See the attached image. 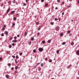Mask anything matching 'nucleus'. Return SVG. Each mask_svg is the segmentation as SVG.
Instances as JSON below:
<instances>
[{
	"label": "nucleus",
	"mask_w": 79,
	"mask_h": 79,
	"mask_svg": "<svg viewBox=\"0 0 79 79\" xmlns=\"http://www.w3.org/2000/svg\"><path fill=\"white\" fill-rule=\"evenodd\" d=\"M39 50L40 52H42L44 50V49L42 48H39Z\"/></svg>",
	"instance_id": "obj_1"
},
{
	"label": "nucleus",
	"mask_w": 79,
	"mask_h": 79,
	"mask_svg": "<svg viewBox=\"0 0 79 79\" xmlns=\"http://www.w3.org/2000/svg\"><path fill=\"white\" fill-rule=\"evenodd\" d=\"M15 10L11 11L10 13V15H12L13 14H14L15 13Z\"/></svg>",
	"instance_id": "obj_2"
},
{
	"label": "nucleus",
	"mask_w": 79,
	"mask_h": 79,
	"mask_svg": "<svg viewBox=\"0 0 79 79\" xmlns=\"http://www.w3.org/2000/svg\"><path fill=\"white\" fill-rule=\"evenodd\" d=\"M4 34L6 35H8V31H6L4 32Z\"/></svg>",
	"instance_id": "obj_3"
},
{
	"label": "nucleus",
	"mask_w": 79,
	"mask_h": 79,
	"mask_svg": "<svg viewBox=\"0 0 79 79\" xmlns=\"http://www.w3.org/2000/svg\"><path fill=\"white\" fill-rule=\"evenodd\" d=\"M10 11V8H8L6 11L7 13H8Z\"/></svg>",
	"instance_id": "obj_4"
},
{
	"label": "nucleus",
	"mask_w": 79,
	"mask_h": 79,
	"mask_svg": "<svg viewBox=\"0 0 79 79\" xmlns=\"http://www.w3.org/2000/svg\"><path fill=\"white\" fill-rule=\"evenodd\" d=\"M12 42H15V43H16L17 42V40H13L12 41Z\"/></svg>",
	"instance_id": "obj_5"
},
{
	"label": "nucleus",
	"mask_w": 79,
	"mask_h": 79,
	"mask_svg": "<svg viewBox=\"0 0 79 79\" xmlns=\"http://www.w3.org/2000/svg\"><path fill=\"white\" fill-rule=\"evenodd\" d=\"M47 42L48 43V44H50V42H51V40H49L48 41H47Z\"/></svg>",
	"instance_id": "obj_6"
},
{
	"label": "nucleus",
	"mask_w": 79,
	"mask_h": 79,
	"mask_svg": "<svg viewBox=\"0 0 79 79\" xmlns=\"http://www.w3.org/2000/svg\"><path fill=\"white\" fill-rule=\"evenodd\" d=\"M27 32H25V34L24 35V37H26V36L27 35Z\"/></svg>",
	"instance_id": "obj_7"
},
{
	"label": "nucleus",
	"mask_w": 79,
	"mask_h": 79,
	"mask_svg": "<svg viewBox=\"0 0 79 79\" xmlns=\"http://www.w3.org/2000/svg\"><path fill=\"white\" fill-rule=\"evenodd\" d=\"M42 44H45V40H43L42 41Z\"/></svg>",
	"instance_id": "obj_8"
},
{
	"label": "nucleus",
	"mask_w": 79,
	"mask_h": 79,
	"mask_svg": "<svg viewBox=\"0 0 79 79\" xmlns=\"http://www.w3.org/2000/svg\"><path fill=\"white\" fill-rule=\"evenodd\" d=\"M76 54L77 55H79V51H77L76 52Z\"/></svg>",
	"instance_id": "obj_9"
},
{
	"label": "nucleus",
	"mask_w": 79,
	"mask_h": 79,
	"mask_svg": "<svg viewBox=\"0 0 79 79\" xmlns=\"http://www.w3.org/2000/svg\"><path fill=\"white\" fill-rule=\"evenodd\" d=\"M15 69H18V67L17 66H15Z\"/></svg>",
	"instance_id": "obj_10"
},
{
	"label": "nucleus",
	"mask_w": 79,
	"mask_h": 79,
	"mask_svg": "<svg viewBox=\"0 0 79 79\" xmlns=\"http://www.w3.org/2000/svg\"><path fill=\"white\" fill-rule=\"evenodd\" d=\"M6 77L7 79H8V78H9V77H8V75H6Z\"/></svg>",
	"instance_id": "obj_11"
},
{
	"label": "nucleus",
	"mask_w": 79,
	"mask_h": 79,
	"mask_svg": "<svg viewBox=\"0 0 79 79\" xmlns=\"http://www.w3.org/2000/svg\"><path fill=\"white\" fill-rule=\"evenodd\" d=\"M60 36H63V33H61L60 34Z\"/></svg>",
	"instance_id": "obj_12"
},
{
	"label": "nucleus",
	"mask_w": 79,
	"mask_h": 79,
	"mask_svg": "<svg viewBox=\"0 0 79 79\" xmlns=\"http://www.w3.org/2000/svg\"><path fill=\"white\" fill-rule=\"evenodd\" d=\"M15 74H18V72L16 71H15Z\"/></svg>",
	"instance_id": "obj_13"
},
{
	"label": "nucleus",
	"mask_w": 79,
	"mask_h": 79,
	"mask_svg": "<svg viewBox=\"0 0 79 79\" xmlns=\"http://www.w3.org/2000/svg\"><path fill=\"white\" fill-rule=\"evenodd\" d=\"M34 37H31V40H32V41H33V40H34Z\"/></svg>",
	"instance_id": "obj_14"
},
{
	"label": "nucleus",
	"mask_w": 79,
	"mask_h": 79,
	"mask_svg": "<svg viewBox=\"0 0 79 79\" xmlns=\"http://www.w3.org/2000/svg\"><path fill=\"white\" fill-rule=\"evenodd\" d=\"M71 45L73 46V45H74V43L72 42V43H71Z\"/></svg>",
	"instance_id": "obj_15"
},
{
	"label": "nucleus",
	"mask_w": 79,
	"mask_h": 79,
	"mask_svg": "<svg viewBox=\"0 0 79 79\" xmlns=\"http://www.w3.org/2000/svg\"><path fill=\"white\" fill-rule=\"evenodd\" d=\"M8 66H11V63H9L7 64Z\"/></svg>",
	"instance_id": "obj_16"
},
{
	"label": "nucleus",
	"mask_w": 79,
	"mask_h": 79,
	"mask_svg": "<svg viewBox=\"0 0 79 79\" xmlns=\"http://www.w3.org/2000/svg\"><path fill=\"white\" fill-rule=\"evenodd\" d=\"M34 53H35L36 52V50L35 49H34L33 51Z\"/></svg>",
	"instance_id": "obj_17"
},
{
	"label": "nucleus",
	"mask_w": 79,
	"mask_h": 79,
	"mask_svg": "<svg viewBox=\"0 0 79 79\" xmlns=\"http://www.w3.org/2000/svg\"><path fill=\"white\" fill-rule=\"evenodd\" d=\"M1 35V36H2V37L4 36V34H3V33H2Z\"/></svg>",
	"instance_id": "obj_18"
},
{
	"label": "nucleus",
	"mask_w": 79,
	"mask_h": 79,
	"mask_svg": "<svg viewBox=\"0 0 79 79\" xmlns=\"http://www.w3.org/2000/svg\"><path fill=\"white\" fill-rule=\"evenodd\" d=\"M70 32H71V31H67L68 34H69Z\"/></svg>",
	"instance_id": "obj_19"
},
{
	"label": "nucleus",
	"mask_w": 79,
	"mask_h": 79,
	"mask_svg": "<svg viewBox=\"0 0 79 79\" xmlns=\"http://www.w3.org/2000/svg\"><path fill=\"white\" fill-rule=\"evenodd\" d=\"M16 58H17V59H18V58H19V56H16Z\"/></svg>",
	"instance_id": "obj_20"
},
{
	"label": "nucleus",
	"mask_w": 79,
	"mask_h": 79,
	"mask_svg": "<svg viewBox=\"0 0 79 79\" xmlns=\"http://www.w3.org/2000/svg\"><path fill=\"white\" fill-rule=\"evenodd\" d=\"M57 3H60V0H57Z\"/></svg>",
	"instance_id": "obj_21"
},
{
	"label": "nucleus",
	"mask_w": 79,
	"mask_h": 79,
	"mask_svg": "<svg viewBox=\"0 0 79 79\" xmlns=\"http://www.w3.org/2000/svg\"><path fill=\"white\" fill-rule=\"evenodd\" d=\"M59 50H57V51H56V53L58 54L59 53Z\"/></svg>",
	"instance_id": "obj_22"
},
{
	"label": "nucleus",
	"mask_w": 79,
	"mask_h": 79,
	"mask_svg": "<svg viewBox=\"0 0 79 79\" xmlns=\"http://www.w3.org/2000/svg\"><path fill=\"white\" fill-rule=\"evenodd\" d=\"M12 47V46H11V45H9V48H11Z\"/></svg>",
	"instance_id": "obj_23"
},
{
	"label": "nucleus",
	"mask_w": 79,
	"mask_h": 79,
	"mask_svg": "<svg viewBox=\"0 0 79 79\" xmlns=\"http://www.w3.org/2000/svg\"><path fill=\"white\" fill-rule=\"evenodd\" d=\"M12 58H15V56L12 55Z\"/></svg>",
	"instance_id": "obj_24"
},
{
	"label": "nucleus",
	"mask_w": 79,
	"mask_h": 79,
	"mask_svg": "<svg viewBox=\"0 0 79 79\" xmlns=\"http://www.w3.org/2000/svg\"><path fill=\"white\" fill-rule=\"evenodd\" d=\"M36 25H39V22H36Z\"/></svg>",
	"instance_id": "obj_25"
},
{
	"label": "nucleus",
	"mask_w": 79,
	"mask_h": 79,
	"mask_svg": "<svg viewBox=\"0 0 79 79\" xmlns=\"http://www.w3.org/2000/svg\"><path fill=\"white\" fill-rule=\"evenodd\" d=\"M14 38L15 39V40H16V39H17V37L16 36H15Z\"/></svg>",
	"instance_id": "obj_26"
},
{
	"label": "nucleus",
	"mask_w": 79,
	"mask_h": 79,
	"mask_svg": "<svg viewBox=\"0 0 79 79\" xmlns=\"http://www.w3.org/2000/svg\"><path fill=\"white\" fill-rule=\"evenodd\" d=\"M41 28H40V27H39L38 29V31H40V29H41Z\"/></svg>",
	"instance_id": "obj_27"
},
{
	"label": "nucleus",
	"mask_w": 79,
	"mask_h": 79,
	"mask_svg": "<svg viewBox=\"0 0 79 79\" xmlns=\"http://www.w3.org/2000/svg\"><path fill=\"white\" fill-rule=\"evenodd\" d=\"M45 61H47L48 60V58H45Z\"/></svg>",
	"instance_id": "obj_28"
},
{
	"label": "nucleus",
	"mask_w": 79,
	"mask_h": 79,
	"mask_svg": "<svg viewBox=\"0 0 79 79\" xmlns=\"http://www.w3.org/2000/svg\"><path fill=\"white\" fill-rule=\"evenodd\" d=\"M13 19H14V20H16V18L14 17L13 18Z\"/></svg>",
	"instance_id": "obj_29"
},
{
	"label": "nucleus",
	"mask_w": 79,
	"mask_h": 79,
	"mask_svg": "<svg viewBox=\"0 0 79 79\" xmlns=\"http://www.w3.org/2000/svg\"><path fill=\"white\" fill-rule=\"evenodd\" d=\"M52 59H50V60L49 61V63H50L52 62Z\"/></svg>",
	"instance_id": "obj_30"
},
{
	"label": "nucleus",
	"mask_w": 79,
	"mask_h": 79,
	"mask_svg": "<svg viewBox=\"0 0 79 79\" xmlns=\"http://www.w3.org/2000/svg\"><path fill=\"white\" fill-rule=\"evenodd\" d=\"M48 5V3L45 4V6H47Z\"/></svg>",
	"instance_id": "obj_31"
},
{
	"label": "nucleus",
	"mask_w": 79,
	"mask_h": 79,
	"mask_svg": "<svg viewBox=\"0 0 79 79\" xmlns=\"http://www.w3.org/2000/svg\"><path fill=\"white\" fill-rule=\"evenodd\" d=\"M12 39H13L12 37H11L10 39V40H12Z\"/></svg>",
	"instance_id": "obj_32"
},
{
	"label": "nucleus",
	"mask_w": 79,
	"mask_h": 79,
	"mask_svg": "<svg viewBox=\"0 0 79 79\" xmlns=\"http://www.w3.org/2000/svg\"><path fill=\"white\" fill-rule=\"evenodd\" d=\"M66 44L64 43V42L63 43H62V45H65Z\"/></svg>",
	"instance_id": "obj_33"
},
{
	"label": "nucleus",
	"mask_w": 79,
	"mask_h": 79,
	"mask_svg": "<svg viewBox=\"0 0 79 79\" xmlns=\"http://www.w3.org/2000/svg\"><path fill=\"white\" fill-rule=\"evenodd\" d=\"M2 29L3 30H5V28L4 27H3L2 28Z\"/></svg>",
	"instance_id": "obj_34"
},
{
	"label": "nucleus",
	"mask_w": 79,
	"mask_h": 79,
	"mask_svg": "<svg viewBox=\"0 0 79 79\" xmlns=\"http://www.w3.org/2000/svg\"><path fill=\"white\" fill-rule=\"evenodd\" d=\"M23 54V53L22 52H21L20 53V56H21Z\"/></svg>",
	"instance_id": "obj_35"
},
{
	"label": "nucleus",
	"mask_w": 79,
	"mask_h": 79,
	"mask_svg": "<svg viewBox=\"0 0 79 79\" xmlns=\"http://www.w3.org/2000/svg\"><path fill=\"white\" fill-rule=\"evenodd\" d=\"M13 3H15V0H14L13 1Z\"/></svg>",
	"instance_id": "obj_36"
},
{
	"label": "nucleus",
	"mask_w": 79,
	"mask_h": 79,
	"mask_svg": "<svg viewBox=\"0 0 79 79\" xmlns=\"http://www.w3.org/2000/svg\"><path fill=\"white\" fill-rule=\"evenodd\" d=\"M12 25H13V26H15V23H12Z\"/></svg>",
	"instance_id": "obj_37"
},
{
	"label": "nucleus",
	"mask_w": 79,
	"mask_h": 79,
	"mask_svg": "<svg viewBox=\"0 0 79 79\" xmlns=\"http://www.w3.org/2000/svg\"><path fill=\"white\" fill-rule=\"evenodd\" d=\"M41 2H44V0H41Z\"/></svg>",
	"instance_id": "obj_38"
},
{
	"label": "nucleus",
	"mask_w": 79,
	"mask_h": 79,
	"mask_svg": "<svg viewBox=\"0 0 79 79\" xmlns=\"http://www.w3.org/2000/svg\"><path fill=\"white\" fill-rule=\"evenodd\" d=\"M55 21H57V20H58V19L57 18H55Z\"/></svg>",
	"instance_id": "obj_39"
},
{
	"label": "nucleus",
	"mask_w": 79,
	"mask_h": 79,
	"mask_svg": "<svg viewBox=\"0 0 79 79\" xmlns=\"http://www.w3.org/2000/svg\"><path fill=\"white\" fill-rule=\"evenodd\" d=\"M64 12H63L62 14V16H63V15H64Z\"/></svg>",
	"instance_id": "obj_40"
},
{
	"label": "nucleus",
	"mask_w": 79,
	"mask_h": 79,
	"mask_svg": "<svg viewBox=\"0 0 79 79\" xmlns=\"http://www.w3.org/2000/svg\"><path fill=\"white\" fill-rule=\"evenodd\" d=\"M3 5V4H2L1 5V6L2 7Z\"/></svg>",
	"instance_id": "obj_41"
},
{
	"label": "nucleus",
	"mask_w": 79,
	"mask_h": 79,
	"mask_svg": "<svg viewBox=\"0 0 79 79\" xmlns=\"http://www.w3.org/2000/svg\"><path fill=\"white\" fill-rule=\"evenodd\" d=\"M69 35V36H71L72 35V33H70Z\"/></svg>",
	"instance_id": "obj_42"
},
{
	"label": "nucleus",
	"mask_w": 79,
	"mask_h": 79,
	"mask_svg": "<svg viewBox=\"0 0 79 79\" xmlns=\"http://www.w3.org/2000/svg\"><path fill=\"white\" fill-rule=\"evenodd\" d=\"M13 69H14V67H12V68L11 69V70H13Z\"/></svg>",
	"instance_id": "obj_43"
},
{
	"label": "nucleus",
	"mask_w": 79,
	"mask_h": 79,
	"mask_svg": "<svg viewBox=\"0 0 79 79\" xmlns=\"http://www.w3.org/2000/svg\"><path fill=\"white\" fill-rule=\"evenodd\" d=\"M38 35H40V33L39 32H38L37 33Z\"/></svg>",
	"instance_id": "obj_44"
},
{
	"label": "nucleus",
	"mask_w": 79,
	"mask_h": 79,
	"mask_svg": "<svg viewBox=\"0 0 79 79\" xmlns=\"http://www.w3.org/2000/svg\"><path fill=\"white\" fill-rule=\"evenodd\" d=\"M51 25H53V23L51 22Z\"/></svg>",
	"instance_id": "obj_45"
},
{
	"label": "nucleus",
	"mask_w": 79,
	"mask_h": 79,
	"mask_svg": "<svg viewBox=\"0 0 79 79\" xmlns=\"http://www.w3.org/2000/svg\"><path fill=\"white\" fill-rule=\"evenodd\" d=\"M12 45L13 46H15V44H14V43H13V44H12Z\"/></svg>",
	"instance_id": "obj_46"
},
{
	"label": "nucleus",
	"mask_w": 79,
	"mask_h": 79,
	"mask_svg": "<svg viewBox=\"0 0 79 79\" xmlns=\"http://www.w3.org/2000/svg\"><path fill=\"white\" fill-rule=\"evenodd\" d=\"M41 66H43V63H41Z\"/></svg>",
	"instance_id": "obj_47"
},
{
	"label": "nucleus",
	"mask_w": 79,
	"mask_h": 79,
	"mask_svg": "<svg viewBox=\"0 0 79 79\" xmlns=\"http://www.w3.org/2000/svg\"><path fill=\"white\" fill-rule=\"evenodd\" d=\"M58 7H56V8H55V10H58Z\"/></svg>",
	"instance_id": "obj_48"
},
{
	"label": "nucleus",
	"mask_w": 79,
	"mask_h": 79,
	"mask_svg": "<svg viewBox=\"0 0 79 79\" xmlns=\"http://www.w3.org/2000/svg\"><path fill=\"white\" fill-rule=\"evenodd\" d=\"M2 60V58L0 57V60Z\"/></svg>",
	"instance_id": "obj_49"
},
{
	"label": "nucleus",
	"mask_w": 79,
	"mask_h": 79,
	"mask_svg": "<svg viewBox=\"0 0 79 79\" xmlns=\"http://www.w3.org/2000/svg\"><path fill=\"white\" fill-rule=\"evenodd\" d=\"M17 37H19V35H17Z\"/></svg>",
	"instance_id": "obj_50"
},
{
	"label": "nucleus",
	"mask_w": 79,
	"mask_h": 79,
	"mask_svg": "<svg viewBox=\"0 0 79 79\" xmlns=\"http://www.w3.org/2000/svg\"><path fill=\"white\" fill-rule=\"evenodd\" d=\"M62 3V5H64V2H63Z\"/></svg>",
	"instance_id": "obj_51"
},
{
	"label": "nucleus",
	"mask_w": 79,
	"mask_h": 79,
	"mask_svg": "<svg viewBox=\"0 0 79 79\" xmlns=\"http://www.w3.org/2000/svg\"><path fill=\"white\" fill-rule=\"evenodd\" d=\"M40 64V63H37V65H39V64Z\"/></svg>",
	"instance_id": "obj_52"
},
{
	"label": "nucleus",
	"mask_w": 79,
	"mask_h": 79,
	"mask_svg": "<svg viewBox=\"0 0 79 79\" xmlns=\"http://www.w3.org/2000/svg\"><path fill=\"white\" fill-rule=\"evenodd\" d=\"M26 4L24 3L23 4V6H26Z\"/></svg>",
	"instance_id": "obj_53"
},
{
	"label": "nucleus",
	"mask_w": 79,
	"mask_h": 79,
	"mask_svg": "<svg viewBox=\"0 0 79 79\" xmlns=\"http://www.w3.org/2000/svg\"><path fill=\"white\" fill-rule=\"evenodd\" d=\"M26 2L27 3V2H28V0H26Z\"/></svg>",
	"instance_id": "obj_54"
},
{
	"label": "nucleus",
	"mask_w": 79,
	"mask_h": 79,
	"mask_svg": "<svg viewBox=\"0 0 79 79\" xmlns=\"http://www.w3.org/2000/svg\"><path fill=\"white\" fill-rule=\"evenodd\" d=\"M35 18H37V16H36V15H35Z\"/></svg>",
	"instance_id": "obj_55"
},
{
	"label": "nucleus",
	"mask_w": 79,
	"mask_h": 79,
	"mask_svg": "<svg viewBox=\"0 0 79 79\" xmlns=\"http://www.w3.org/2000/svg\"><path fill=\"white\" fill-rule=\"evenodd\" d=\"M14 26H13V25H12L11 26V27H14Z\"/></svg>",
	"instance_id": "obj_56"
},
{
	"label": "nucleus",
	"mask_w": 79,
	"mask_h": 79,
	"mask_svg": "<svg viewBox=\"0 0 79 79\" xmlns=\"http://www.w3.org/2000/svg\"><path fill=\"white\" fill-rule=\"evenodd\" d=\"M70 7V6H68V8H69Z\"/></svg>",
	"instance_id": "obj_57"
},
{
	"label": "nucleus",
	"mask_w": 79,
	"mask_h": 79,
	"mask_svg": "<svg viewBox=\"0 0 79 79\" xmlns=\"http://www.w3.org/2000/svg\"><path fill=\"white\" fill-rule=\"evenodd\" d=\"M71 22H73V20H71Z\"/></svg>",
	"instance_id": "obj_58"
},
{
	"label": "nucleus",
	"mask_w": 79,
	"mask_h": 79,
	"mask_svg": "<svg viewBox=\"0 0 79 79\" xmlns=\"http://www.w3.org/2000/svg\"><path fill=\"white\" fill-rule=\"evenodd\" d=\"M15 62L17 63H18V61H15Z\"/></svg>",
	"instance_id": "obj_59"
},
{
	"label": "nucleus",
	"mask_w": 79,
	"mask_h": 79,
	"mask_svg": "<svg viewBox=\"0 0 79 79\" xmlns=\"http://www.w3.org/2000/svg\"><path fill=\"white\" fill-rule=\"evenodd\" d=\"M78 3H79V0L78 1Z\"/></svg>",
	"instance_id": "obj_60"
},
{
	"label": "nucleus",
	"mask_w": 79,
	"mask_h": 79,
	"mask_svg": "<svg viewBox=\"0 0 79 79\" xmlns=\"http://www.w3.org/2000/svg\"><path fill=\"white\" fill-rule=\"evenodd\" d=\"M17 16H18V14H17Z\"/></svg>",
	"instance_id": "obj_61"
},
{
	"label": "nucleus",
	"mask_w": 79,
	"mask_h": 79,
	"mask_svg": "<svg viewBox=\"0 0 79 79\" xmlns=\"http://www.w3.org/2000/svg\"><path fill=\"white\" fill-rule=\"evenodd\" d=\"M77 79H79V77H78L77 78Z\"/></svg>",
	"instance_id": "obj_62"
},
{
	"label": "nucleus",
	"mask_w": 79,
	"mask_h": 79,
	"mask_svg": "<svg viewBox=\"0 0 79 79\" xmlns=\"http://www.w3.org/2000/svg\"><path fill=\"white\" fill-rule=\"evenodd\" d=\"M59 21H60V19H59Z\"/></svg>",
	"instance_id": "obj_63"
},
{
	"label": "nucleus",
	"mask_w": 79,
	"mask_h": 79,
	"mask_svg": "<svg viewBox=\"0 0 79 79\" xmlns=\"http://www.w3.org/2000/svg\"><path fill=\"white\" fill-rule=\"evenodd\" d=\"M52 79H54V78H52Z\"/></svg>",
	"instance_id": "obj_64"
}]
</instances>
